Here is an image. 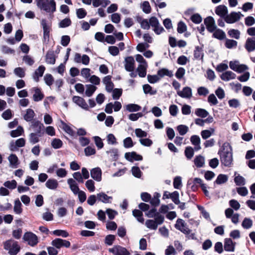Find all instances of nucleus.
Segmentation results:
<instances>
[{
    "label": "nucleus",
    "instance_id": "nucleus-1",
    "mask_svg": "<svg viewBox=\"0 0 255 255\" xmlns=\"http://www.w3.org/2000/svg\"><path fill=\"white\" fill-rule=\"evenodd\" d=\"M218 154L220 155L222 164L226 167L232 166L233 164L232 148L229 143L225 142L222 148L218 151Z\"/></svg>",
    "mask_w": 255,
    "mask_h": 255
},
{
    "label": "nucleus",
    "instance_id": "nucleus-2",
    "mask_svg": "<svg viewBox=\"0 0 255 255\" xmlns=\"http://www.w3.org/2000/svg\"><path fill=\"white\" fill-rule=\"evenodd\" d=\"M37 6L47 13H53L56 11V2L54 0H35Z\"/></svg>",
    "mask_w": 255,
    "mask_h": 255
},
{
    "label": "nucleus",
    "instance_id": "nucleus-3",
    "mask_svg": "<svg viewBox=\"0 0 255 255\" xmlns=\"http://www.w3.org/2000/svg\"><path fill=\"white\" fill-rule=\"evenodd\" d=\"M3 248L8 251L10 255H16L20 250L18 242L13 239H9L3 243Z\"/></svg>",
    "mask_w": 255,
    "mask_h": 255
},
{
    "label": "nucleus",
    "instance_id": "nucleus-4",
    "mask_svg": "<svg viewBox=\"0 0 255 255\" xmlns=\"http://www.w3.org/2000/svg\"><path fill=\"white\" fill-rule=\"evenodd\" d=\"M164 220V217L163 215H159L154 220H147L145 222V225L146 227L150 229L156 230L157 229L158 226L161 225Z\"/></svg>",
    "mask_w": 255,
    "mask_h": 255
},
{
    "label": "nucleus",
    "instance_id": "nucleus-5",
    "mask_svg": "<svg viewBox=\"0 0 255 255\" xmlns=\"http://www.w3.org/2000/svg\"><path fill=\"white\" fill-rule=\"evenodd\" d=\"M149 22L152 30L156 34L159 35L165 31L164 28L160 24L158 19L156 17H151L149 18Z\"/></svg>",
    "mask_w": 255,
    "mask_h": 255
},
{
    "label": "nucleus",
    "instance_id": "nucleus-6",
    "mask_svg": "<svg viewBox=\"0 0 255 255\" xmlns=\"http://www.w3.org/2000/svg\"><path fill=\"white\" fill-rule=\"evenodd\" d=\"M22 239L31 247H34L38 243V238L37 236L31 232L25 233Z\"/></svg>",
    "mask_w": 255,
    "mask_h": 255
},
{
    "label": "nucleus",
    "instance_id": "nucleus-7",
    "mask_svg": "<svg viewBox=\"0 0 255 255\" xmlns=\"http://www.w3.org/2000/svg\"><path fill=\"white\" fill-rule=\"evenodd\" d=\"M108 251L114 255H130L129 252L126 248L120 245H115Z\"/></svg>",
    "mask_w": 255,
    "mask_h": 255
},
{
    "label": "nucleus",
    "instance_id": "nucleus-8",
    "mask_svg": "<svg viewBox=\"0 0 255 255\" xmlns=\"http://www.w3.org/2000/svg\"><path fill=\"white\" fill-rule=\"evenodd\" d=\"M51 245L56 249H60L62 247L68 248L71 246L69 241L60 238H56L53 240L51 243Z\"/></svg>",
    "mask_w": 255,
    "mask_h": 255
},
{
    "label": "nucleus",
    "instance_id": "nucleus-9",
    "mask_svg": "<svg viewBox=\"0 0 255 255\" xmlns=\"http://www.w3.org/2000/svg\"><path fill=\"white\" fill-rule=\"evenodd\" d=\"M175 227L184 234L188 235L191 232V230L187 227L186 223L181 219L177 220Z\"/></svg>",
    "mask_w": 255,
    "mask_h": 255
},
{
    "label": "nucleus",
    "instance_id": "nucleus-10",
    "mask_svg": "<svg viewBox=\"0 0 255 255\" xmlns=\"http://www.w3.org/2000/svg\"><path fill=\"white\" fill-rule=\"evenodd\" d=\"M243 15L240 12L233 11L226 16L225 21L227 23H234L239 21Z\"/></svg>",
    "mask_w": 255,
    "mask_h": 255
},
{
    "label": "nucleus",
    "instance_id": "nucleus-11",
    "mask_svg": "<svg viewBox=\"0 0 255 255\" xmlns=\"http://www.w3.org/2000/svg\"><path fill=\"white\" fill-rule=\"evenodd\" d=\"M207 30L210 32H213L217 28L214 19L212 16L206 17L204 21Z\"/></svg>",
    "mask_w": 255,
    "mask_h": 255
},
{
    "label": "nucleus",
    "instance_id": "nucleus-12",
    "mask_svg": "<svg viewBox=\"0 0 255 255\" xmlns=\"http://www.w3.org/2000/svg\"><path fill=\"white\" fill-rule=\"evenodd\" d=\"M41 25L43 30V39L45 41H48L50 31V25H48L45 19L41 20Z\"/></svg>",
    "mask_w": 255,
    "mask_h": 255
},
{
    "label": "nucleus",
    "instance_id": "nucleus-13",
    "mask_svg": "<svg viewBox=\"0 0 255 255\" xmlns=\"http://www.w3.org/2000/svg\"><path fill=\"white\" fill-rule=\"evenodd\" d=\"M30 128H32L34 132L43 134L44 126L42 123L37 120L32 121Z\"/></svg>",
    "mask_w": 255,
    "mask_h": 255
},
{
    "label": "nucleus",
    "instance_id": "nucleus-14",
    "mask_svg": "<svg viewBox=\"0 0 255 255\" xmlns=\"http://www.w3.org/2000/svg\"><path fill=\"white\" fill-rule=\"evenodd\" d=\"M244 47L249 53L255 51V37H248L246 41Z\"/></svg>",
    "mask_w": 255,
    "mask_h": 255
},
{
    "label": "nucleus",
    "instance_id": "nucleus-15",
    "mask_svg": "<svg viewBox=\"0 0 255 255\" xmlns=\"http://www.w3.org/2000/svg\"><path fill=\"white\" fill-rule=\"evenodd\" d=\"M135 61L133 57L128 56L125 59V68L128 72H132L134 70Z\"/></svg>",
    "mask_w": 255,
    "mask_h": 255
},
{
    "label": "nucleus",
    "instance_id": "nucleus-16",
    "mask_svg": "<svg viewBox=\"0 0 255 255\" xmlns=\"http://www.w3.org/2000/svg\"><path fill=\"white\" fill-rule=\"evenodd\" d=\"M73 102L85 110H88L89 106L85 100L82 97L74 96L72 98Z\"/></svg>",
    "mask_w": 255,
    "mask_h": 255
},
{
    "label": "nucleus",
    "instance_id": "nucleus-17",
    "mask_svg": "<svg viewBox=\"0 0 255 255\" xmlns=\"http://www.w3.org/2000/svg\"><path fill=\"white\" fill-rule=\"evenodd\" d=\"M25 140L23 138H20L17 139L15 142L12 141L10 143V149L11 151H15L17 147H21L25 145Z\"/></svg>",
    "mask_w": 255,
    "mask_h": 255
},
{
    "label": "nucleus",
    "instance_id": "nucleus-18",
    "mask_svg": "<svg viewBox=\"0 0 255 255\" xmlns=\"http://www.w3.org/2000/svg\"><path fill=\"white\" fill-rule=\"evenodd\" d=\"M125 158L130 162L133 161H140L142 159V157L139 154H137L135 152H127L125 155Z\"/></svg>",
    "mask_w": 255,
    "mask_h": 255
},
{
    "label": "nucleus",
    "instance_id": "nucleus-19",
    "mask_svg": "<svg viewBox=\"0 0 255 255\" xmlns=\"http://www.w3.org/2000/svg\"><path fill=\"white\" fill-rule=\"evenodd\" d=\"M228 8L224 5H218L215 9V13L221 18H223L224 20L228 14Z\"/></svg>",
    "mask_w": 255,
    "mask_h": 255
},
{
    "label": "nucleus",
    "instance_id": "nucleus-20",
    "mask_svg": "<svg viewBox=\"0 0 255 255\" xmlns=\"http://www.w3.org/2000/svg\"><path fill=\"white\" fill-rule=\"evenodd\" d=\"M45 67L43 65H40L35 70L32 75V78L34 81L38 82L39 81V78L42 77Z\"/></svg>",
    "mask_w": 255,
    "mask_h": 255
},
{
    "label": "nucleus",
    "instance_id": "nucleus-21",
    "mask_svg": "<svg viewBox=\"0 0 255 255\" xmlns=\"http://www.w3.org/2000/svg\"><path fill=\"white\" fill-rule=\"evenodd\" d=\"M177 94L181 98L190 99L192 96V89L189 87H184L182 91L177 92Z\"/></svg>",
    "mask_w": 255,
    "mask_h": 255
},
{
    "label": "nucleus",
    "instance_id": "nucleus-22",
    "mask_svg": "<svg viewBox=\"0 0 255 255\" xmlns=\"http://www.w3.org/2000/svg\"><path fill=\"white\" fill-rule=\"evenodd\" d=\"M67 184L73 193L74 195H77L80 191V189L76 181L73 178H70L68 179Z\"/></svg>",
    "mask_w": 255,
    "mask_h": 255
},
{
    "label": "nucleus",
    "instance_id": "nucleus-23",
    "mask_svg": "<svg viewBox=\"0 0 255 255\" xmlns=\"http://www.w3.org/2000/svg\"><path fill=\"white\" fill-rule=\"evenodd\" d=\"M91 177L97 181L102 180V170L100 167L93 168L90 172Z\"/></svg>",
    "mask_w": 255,
    "mask_h": 255
},
{
    "label": "nucleus",
    "instance_id": "nucleus-24",
    "mask_svg": "<svg viewBox=\"0 0 255 255\" xmlns=\"http://www.w3.org/2000/svg\"><path fill=\"white\" fill-rule=\"evenodd\" d=\"M31 91L34 92L33 95V99L35 102L41 101L44 98V94L41 92V90L38 87H33Z\"/></svg>",
    "mask_w": 255,
    "mask_h": 255
},
{
    "label": "nucleus",
    "instance_id": "nucleus-25",
    "mask_svg": "<svg viewBox=\"0 0 255 255\" xmlns=\"http://www.w3.org/2000/svg\"><path fill=\"white\" fill-rule=\"evenodd\" d=\"M97 200L104 203H111L113 198L108 196L104 192H100L97 194Z\"/></svg>",
    "mask_w": 255,
    "mask_h": 255
},
{
    "label": "nucleus",
    "instance_id": "nucleus-26",
    "mask_svg": "<svg viewBox=\"0 0 255 255\" xmlns=\"http://www.w3.org/2000/svg\"><path fill=\"white\" fill-rule=\"evenodd\" d=\"M190 141L193 145L194 146V150L198 151L201 149L200 146L201 140L200 137L197 135H193L190 137Z\"/></svg>",
    "mask_w": 255,
    "mask_h": 255
},
{
    "label": "nucleus",
    "instance_id": "nucleus-27",
    "mask_svg": "<svg viewBox=\"0 0 255 255\" xmlns=\"http://www.w3.org/2000/svg\"><path fill=\"white\" fill-rule=\"evenodd\" d=\"M8 160L9 162L10 167L16 168L18 167L19 164V161L17 156L14 154H11L8 157Z\"/></svg>",
    "mask_w": 255,
    "mask_h": 255
},
{
    "label": "nucleus",
    "instance_id": "nucleus-28",
    "mask_svg": "<svg viewBox=\"0 0 255 255\" xmlns=\"http://www.w3.org/2000/svg\"><path fill=\"white\" fill-rule=\"evenodd\" d=\"M56 57L54 54V51L53 50H48L45 56V62L49 64L53 65L55 63Z\"/></svg>",
    "mask_w": 255,
    "mask_h": 255
},
{
    "label": "nucleus",
    "instance_id": "nucleus-29",
    "mask_svg": "<svg viewBox=\"0 0 255 255\" xmlns=\"http://www.w3.org/2000/svg\"><path fill=\"white\" fill-rule=\"evenodd\" d=\"M204 57L203 45L202 46H197L194 51V57L196 59L203 60Z\"/></svg>",
    "mask_w": 255,
    "mask_h": 255
},
{
    "label": "nucleus",
    "instance_id": "nucleus-30",
    "mask_svg": "<svg viewBox=\"0 0 255 255\" xmlns=\"http://www.w3.org/2000/svg\"><path fill=\"white\" fill-rule=\"evenodd\" d=\"M236 75L231 71H227L223 73L220 78L221 79L225 81H228L230 80L234 79L236 78Z\"/></svg>",
    "mask_w": 255,
    "mask_h": 255
},
{
    "label": "nucleus",
    "instance_id": "nucleus-31",
    "mask_svg": "<svg viewBox=\"0 0 255 255\" xmlns=\"http://www.w3.org/2000/svg\"><path fill=\"white\" fill-rule=\"evenodd\" d=\"M224 249L227 252H234L235 250V244L230 238H226L224 241Z\"/></svg>",
    "mask_w": 255,
    "mask_h": 255
},
{
    "label": "nucleus",
    "instance_id": "nucleus-32",
    "mask_svg": "<svg viewBox=\"0 0 255 255\" xmlns=\"http://www.w3.org/2000/svg\"><path fill=\"white\" fill-rule=\"evenodd\" d=\"M43 134L36 132H31L29 135V141L30 143L34 144L38 142L40 140L39 138L43 135Z\"/></svg>",
    "mask_w": 255,
    "mask_h": 255
},
{
    "label": "nucleus",
    "instance_id": "nucleus-33",
    "mask_svg": "<svg viewBox=\"0 0 255 255\" xmlns=\"http://www.w3.org/2000/svg\"><path fill=\"white\" fill-rule=\"evenodd\" d=\"M46 187L51 190H55L58 186V182L55 179H49L45 183Z\"/></svg>",
    "mask_w": 255,
    "mask_h": 255
},
{
    "label": "nucleus",
    "instance_id": "nucleus-34",
    "mask_svg": "<svg viewBox=\"0 0 255 255\" xmlns=\"http://www.w3.org/2000/svg\"><path fill=\"white\" fill-rule=\"evenodd\" d=\"M158 75L159 78H162L165 76H167L169 77H172L173 76V72L172 71L169 70L166 68H162L159 69L157 71Z\"/></svg>",
    "mask_w": 255,
    "mask_h": 255
},
{
    "label": "nucleus",
    "instance_id": "nucleus-35",
    "mask_svg": "<svg viewBox=\"0 0 255 255\" xmlns=\"http://www.w3.org/2000/svg\"><path fill=\"white\" fill-rule=\"evenodd\" d=\"M35 116V113L31 109H28L26 111V113L23 116L24 120L26 122L33 121V119Z\"/></svg>",
    "mask_w": 255,
    "mask_h": 255
},
{
    "label": "nucleus",
    "instance_id": "nucleus-36",
    "mask_svg": "<svg viewBox=\"0 0 255 255\" xmlns=\"http://www.w3.org/2000/svg\"><path fill=\"white\" fill-rule=\"evenodd\" d=\"M125 109L129 112H135L140 111L141 109V107L135 104H129L125 107Z\"/></svg>",
    "mask_w": 255,
    "mask_h": 255
},
{
    "label": "nucleus",
    "instance_id": "nucleus-37",
    "mask_svg": "<svg viewBox=\"0 0 255 255\" xmlns=\"http://www.w3.org/2000/svg\"><path fill=\"white\" fill-rule=\"evenodd\" d=\"M194 162L197 167H202L205 164V158L201 155L196 156L194 158Z\"/></svg>",
    "mask_w": 255,
    "mask_h": 255
},
{
    "label": "nucleus",
    "instance_id": "nucleus-38",
    "mask_svg": "<svg viewBox=\"0 0 255 255\" xmlns=\"http://www.w3.org/2000/svg\"><path fill=\"white\" fill-rule=\"evenodd\" d=\"M213 37L219 40H223L226 38V34L223 30L216 28L214 31Z\"/></svg>",
    "mask_w": 255,
    "mask_h": 255
},
{
    "label": "nucleus",
    "instance_id": "nucleus-39",
    "mask_svg": "<svg viewBox=\"0 0 255 255\" xmlns=\"http://www.w3.org/2000/svg\"><path fill=\"white\" fill-rule=\"evenodd\" d=\"M147 66V64L138 65L136 70L138 72V76L140 77L143 78L145 77L146 75V69Z\"/></svg>",
    "mask_w": 255,
    "mask_h": 255
},
{
    "label": "nucleus",
    "instance_id": "nucleus-40",
    "mask_svg": "<svg viewBox=\"0 0 255 255\" xmlns=\"http://www.w3.org/2000/svg\"><path fill=\"white\" fill-rule=\"evenodd\" d=\"M22 204L18 199H17L14 201V205L13 207L14 212L16 214H20L22 212V208H21Z\"/></svg>",
    "mask_w": 255,
    "mask_h": 255
},
{
    "label": "nucleus",
    "instance_id": "nucleus-41",
    "mask_svg": "<svg viewBox=\"0 0 255 255\" xmlns=\"http://www.w3.org/2000/svg\"><path fill=\"white\" fill-rule=\"evenodd\" d=\"M215 132V129L210 128V129H205L202 130L201 135L204 139H206L210 137Z\"/></svg>",
    "mask_w": 255,
    "mask_h": 255
},
{
    "label": "nucleus",
    "instance_id": "nucleus-42",
    "mask_svg": "<svg viewBox=\"0 0 255 255\" xmlns=\"http://www.w3.org/2000/svg\"><path fill=\"white\" fill-rule=\"evenodd\" d=\"M86 90L85 91V94L88 97H91L94 93L95 92V91L97 89V87L95 86H94L93 85L89 84L86 85Z\"/></svg>",
    "mask_w": 255,
    "mask_h": 255
},
{
    "label": "nucleus",
    "instance_id": "nucleus-43",
    "mask_svg": "<svg viewBox=\"0 0 255 255\" xmlns=\"http://www.w3.org/2000/svg\"><path fill=\"white\" fill-rule=\"evenodd\" d=\"M132 215L133 216L136 218L137 220L141 223H143L144 222V218H143V214L141 211L134 209L132 211Z\"/></svg>",
    "mask_w": 255,
    "mask_h": 255
},
{
    "label": "nucleus",
    "instance_id": "nucleus-44",
    "mask_svg": "<svg viewBox=\"0 0 255 255\" xmlns=\"http://www.w3.org/2000/svg\"><path fill=\"white\" fill-rule=\"evenodd\" d=\"M228 180V177L227 175L220 174H219L215 181L217 184H222L226 183Z\"/></svg>",
    "mask_w": 255,
    "mask_h": 255
},
{
    "label": "nucleus",
    "instance_id": "nucleus-45",
    "mask_svg": "<svg viewBox=\"0 0 255 255\" xmlns=\"http://www.w3.org/2000/svg\"><path fill=\"white\" fill-rule=\"evenodd\" d=\"M143 90L145 94H149L150 95H155L157 91L155 90H153L152 88L148 84H145L143 86Z\"/></svg>",
    "mask_w": 255,
    "mask_h": 255
},
{
    "label": "nucleus",
    "instance_id": "nucleus-46",
    "mask_svg": "<svg viewBox=\"0 0 255 255\" xmlns=\"http://www.w3.org/2000/svg\"><path fill=\"white\" fill-rule=\"evenodd\" d=\"M106 153L110 155V156L114 160H117L119 158V151L117 148H112L109 151H107Z\"/></svg>",
    "mask_w": 255,
    "mask_h": 255
},
{
    "label": "nucleus",
    "instance_id": "nucleus-47",
    "mask_svg": "<svg viewBox=\"0 0 255 255\" xmlns=\"http://www.w3.org/2000/svg\"><path fill=\"white\" fill-rule=\"evenodd\" d=\"M62 129L68 134L71 136H74L75 135V131L71 128L68 125L62 122Z\"/></svg>",
    "mask_w": 255,
    "mask_h": 255
},
{
    "label": "nucleus",
    "instance_id": "nucleus-48",
    "mask_svg": "<svg viewBox=\"0 0 255 255\" xmlns=\"http://www.w3.org/2000/svg\"><path fill=\"white\" fill-rule=\"evenodd\" d=\"M23 132V128L21 126H18L16 129L11 131L10 135L13 137H17L21 135Z\"/></svg>",
    "mask_w": 255,
    "mask_h": 255
},
{
    "label": "nucleus",
    "instance_id": "nucleus-49",
    "mask_svg": "<svg viewBox=\"0 0 255 255\" xmlns=\"http://www.w3.org/2000/svg\"><path fill=\"white\" fill-rule=\"evenodd\" d=\"M242 226L243 228L249 229L253 226V221L250 218H245L242 223Z\"/></svg>",
    "mask_w": 255,
    "mask_h": 255
},
{
    "label": "nucleus",
    "instance_id": "nucleus-50",
    "mask_svg": "<svg viewBox=\"0 0 255 255\" xmlns=\"http://www.w3.org/2000/svg\"><path fill=\"white\" fill-rule=\"evenodd\" d=\"M234 181L237 186H243L246 184V180L243 176L238 175L234 178Z\"/></svg>",
    "mask_w": 255,
    "mask_h": 255
},
{
    "label": "nucleus",
    "instance_id": "nucleus-51",
    "mask_svg": "<svg viewBox=\"0 0 255 255\" xmlns=\"http://www.w3.org/2000/svg\"><path fill=\"white\" fill-rule=\"evenodd\" d=\"M194 150H195L194 148H193L191 146H187L185 148L184 153L187 158L189 159L192 158L194 155Z\"/></svg>",
    "mask_w": 255,
    "mask_h": 255
},
{
    "label": "nucleus",
    "instance_id": "nucleus-52",
    "mask_svg": "<svg viewBox=\"0 0 255 255\" xmlns=\"http://www.w3.org/2000/svg\"><path fill=\"white\" fill-rule=\"evenodd\" d=\"M63 145V142L59 138H54L51 141V146L54 149H59Z\"/></svg>",
    "mask_w": 255,
    "mask_h": 255
},
{
    "label": "nucleus",
    "instance_id": "nucleus-53",
    "mask_svg": "<svg viewBox=\"0 0 255 255\" xmlns=\"http://www.w3.org/2000/svg\"><path fill=\"white\" fill-rule=\"evenodd\" d=\"M195 114L201 118H206L209 115V113L205 109L198 108L195 111Z\"/></svg>",
    "mask_w": 255,
    "mask_h": 255
},
{
    "label": "nucleus",
    "instance_id": "nucleus-54",
    "mask_svg": "<svg viewBox=\"0 0 255 255\" xmlns=\"http://www.w3.org/2000/svg\"><path fill=\"white\" fill-rule=\"evenodd\" d=\"M13 73L19 78H23L25 75V70L21 67L15 68L13 70Z\"/></svg>",
    "mask_w": 255,
    "mask_h": 255
},
{
    "label": "nucleus",
    "instance_id": "nucleus-55",
    "mask_svg": "<svg viewBox=\"0 0 255 255\" xmlns=\"http://www.w3.org/2000/svg\"><path fill=\"white\" fill-rule=\"evenodd\" d=\"M177 130L180 135H184L188 131L189 128L187 126L180 125L177 127Z\"/></svg>",
    "mask_w": 255,
    "mask_h": 255
},
{
    "label": "nucleus",
    "instance_id": "nucleus-56",
    "mask_svg": "<svg viewBox=\"0 0 255 255\" xmlns=\"http://www.w3.org/2000/svg\"><path fill=\"white\" fill-rule=\"evenodd\" d=\"M52 234L57 236H61L63 238H67L69 236V233L65 230H56L52 232Z\"/></svg>",
    "mask_w": 255,
    "mask_h": 255
},
{
    "label": "nucleus",
    "instance_id": "nucleus-57",
    "mask_svg": "<svg viewBox=\"0 0 255 255\" xmlns=\"http://www.w3.org/2000/svg\"><path fill=\"white\" fill-rule=\"evenodd\" d=\"M229 35L232 38L238 39L240 37V32L237 29H232L228 32Z\"/></svg>",
    "mask_w": 255,
    "mask_h": 255
},
{
    "label": "nucleus",
    "instance_id": "nucleus-58",
    "mask_svg": "<svg viewBox=\"0 0 255 255\" xmlns=\"http://www.w3.org/2000/svg\"><path fill=\"white\" fill-rule=\"evenodd\" d=\"M85 186L90 192L95 190V182L91 179L88 180L85 183Z\"/></svg>",
    "mask_w": 255,
    "mask_h": 255
},
{
    "label": "nucleus",
    "instance_id": "nucleus-59",
    "mask_svg": "<svg viewBox=\"0 0 255 255\" xmlns=\"http://www.w3.org/2000/svg\"><path fill=\"white\" fill-rule=\"evenodd\" d=\"M44 80L46 84L49 86H51L54 82V78L50 74H46L44 77Z\"/></svg>",
    "mask_w": 255,
    "mask_h": 255
},
{
    "label": "nucleus",
    "instance_id": "nucleus-60",
    "mask_svg": "<svg viewBox=\"0 0 255 255\" xmlns=\"http://www.w3.org/2000/svg\"><path fill=\"white\" fill-rule=\"evenodd\" d=\"M177 30L179 33H182L186 31L187 30V26L185 23L182 21H179L177 24Z\"/></svg>",
    "mask_w": 255,
    "mask_h": 255
},
{
    "label": "nucleus",
    "instance_id": "nucleus-61",
    "mask_svg": "<svg viewBox=\"0 0 255 255\" xmlns=\"http://www.w3.org/2000/svg\"><path fill=\"white\" fill-rule=\"evenodd\" d=\"M71 24V21L69 18H65L59 23V27L65 28Z\"/></svg>",
    "mask_w": 255,
    "mask_h": 255
},
{
    "label": "nucleus",
    "instance_id": "nucleus-62",
    "mask_svg": "<svg viewBox=\"0 0 255 255\" xmlns=\"http://www.w3.org/2000/svg\"><path fill=\"white\" fill-rule=\"evenodd\" d=\"M3 185L10 189H14L16 187L17 182L14 180L7 181L4 183Z\"/></svg>",
    "mask_w": 255,
    "mask_h": 255
},
{
    "label": "nucleus",
    "instance_id": "nucleus-63",
    "mask_svg": "<svg viewBox=\"0 0 255 255\" xmlns=\"http://www.w3.org/2000/svg\"><path fill=\"white\" fill-rule=\"evenodd\" d=\"M96 149L94 147L88 146L84 149V152L86 156H89L96 153Z\"/></svg>",
    "mask_w": 255,
    "mask_h": 255
},
{
    "label": "nucleus",
    "instance_id": "nucleus-64",
    "mask_svg": "<svg viewBox=\"0 0 255 255\" xmlns=\"http://www.w3.org/2000/svg\"><path fill=\"white\" fill-rule=\"evenodd\" d=\"M131 172L132 175L136 178H139L141 177L142 172L139 168L137 166H133L131 168Z\"/></svg>",
    "mask_w": 255,
    "mask_h": 255
}]
</instances>
